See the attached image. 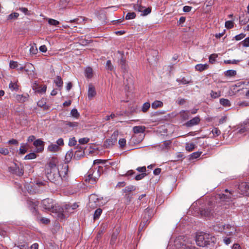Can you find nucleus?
Here are the masks:
<instances>
[{
  "label": "nucleus",
  "instance_id": "obj_59",
  "mask_svg": "<svg viewBox=\"0 0 249 249\" xmlns=\"http://www.w3.org/2000/svg\"><path fill=\"white\" fill-rule=\"evenodd\" d=\"M75 155L79 157L83 156L84 155V150H76L75 152Z\"/></svg>",
  "mask_w": 249,
  "mask_h": 249
},
{
  "label": "nucleus",
  "instance_id": "obj_18",
  "mask_svg": "<svg viewBox=\"0 0 249 249\" xmlns=\"http://www.w3.org/2000/svg\"><path fill=\"white\" fill-rule=\"evenodd\" d=\"M19 14L16 12L12 13L7 16V20L12 21L18 18Z\"/></svg>",
  "mask_w": 249,
  "mask_h": 249
},
{
  "label": "nucleus",
  "instance_id": "obj_63",
  "mask_svg": "<svg viewBox=\"0 0 249 249\" xmlns=\"http://www.w3.org/2000/svg\"><path fill=\"white\" fill-rule=\"evenodd\" d=\"M19 10L21 11L22 12H23V13H24L25 15H30V14L28 13V9L27 8H25V7H20L19 8Z\"/></svg>",
  "mask_w": 249,
  "mask_h": 249
},
{
  "label": "nucleus",
  "instance_id": "obj_43",
  "mask_svg": "<svg viewBox=\"0 0 249 249\" xmlns=\"http://www.w3.org/2000/svg\"><path fill=\"white\" fill-rule=\"evenodd\" d=\"M241 61L240 60H235L233 59L232 60H224V63L225 64H237L238 63H239Z\"/></svg>",
  "mask_w": 249,
  "mask_h": 249
},
{
  "label": "nucleus",
  "instance_id": "obj_21",
  "mask_svg": "<svg viewBox=\"0 0 249 249\" xmlns=\"http://www.w3.org/2000/svg\"><path fill=\"white\" fill-rule=\"evenodd\" d=\"M57 210L56 211H54L53 213H58L57 216L60 219H64L65 218V215L64 214L62 213V209L59 206H57Z\"/></svg>",
  "mask_w": 249,
  "mask_h": 249
},
{
  "label": "nucleus",
  "instance_id": "obj_7",
  "mask_svg": "<svg viewBox=\"0 0 249 249\" xmlns=\"http://www.w3.org/2000/svg\"><path fill=\"white\" fill-rule=\"evenodd\" d=\"M235 231V228L230 225H224L222 228L219 227V232H223L228 236H231Z\"/></svg>",
  "mask_w": 249,
  "mask_h": 249
},
{
  "label": "nucleus",
  "instance_id": "obj_50",
  "mask_svg": "<svg viewBox=\"0 0 249 249\" xmlns=\"http://www.w3.org/2000/svg\"><path fill=\"white\" fill-rule=\"evenodd\" d=\"M89 141V139L88 138H83L79 140V142L81 144H84L88 143Z\"/></svg>",
  "mask_w": 249,
  "mask_h": 249
},
{
  "label": "nucleus",
  "instance_id": "obj_35",
  "mask_svg": "<svg viewBox=\"0 0 249 249\" xmlns=\"http://www.w3.org/2000/svg\"><path fill=\"white\" fill-rule=\"evenodd\" d=\"M189 111L183 110L180 112V114L184 120L188 119L189 118Z\"/></svg>",
  "mask_w": 249,
  "mask_h": 249
},
{
  "label": "nucleus",
  "instance_id": "obj_47",
  "mask_svg": "<svg viewBox=\"0 0 249 249\" xmlns=\"http://www.w3.org/2000/svg\"><path fill=\"white\" fill-rule=\"evenodd\" d=\"M71 115L72 116L76 118H77L79 116V114L77 110L76 109H72L71 110Z\"/></svg>",
  "mask_w": 249,
  "mask_h": 249
},
{
  "label": "nucleus",
  "instance_id": "obj_53",
  "mask_svg": "<svg viewBox=\"0 0 249 249\" xmlns=\"http://www.w3.org/2000/svg\"><path fill=\"white\" fill-rule=\"evenodd\" d=\"M106 68L107 70L110 71H112L113 69V67L112 65L111 62L110 60H107L106 63Z\"/></svg>",
  "mask_w": 249,
  "mask_h": 249
},
{
  "label": "nucleus",
  "instance_id": "obj_25",
  "mask_svg": "<svg viewBox=\"0 0 249 249\" xmlns=\"http://www.w3.org/2000/svg\"><path fill=\"white\" fill-rule=\"evenodd\" d=\"M140 1H141V0H138L137 3L134 5V8L135 10L142 13L144 7L141 5V3L139 2Z\"/></svg>",
  "mask_w": 249,
  "mask_h": 249
},
{
  "label": "nucleus",
  "instance_id": "obj_57",
  "mask_svg": "<svg viewBox=\"0 0 249 249\" xmlns=\"http://www.w3.org/2000/svg\"><path fill=\"white\" fill-rule=\"evenodd\" d=\"M118 143L121 148L124 147L126 144V140L125 139H120Z\"/></svg>",
  "mask_w": 249,
  "mask_h": 249
},
{
  "label": "nucleus",
  "instance_id": "obj_11",
  "mask_svg": "<svg viewBox=\"0 0 249 249\" xmlns=\"http://www.w3.org/2000/svg\"><path fill=\"white\" fill-rule=\"evenodd\" d=\"M200 121V119L199 117L196 116L193 118L190 121L187 122L185 123V125L187 127H192L194 125L198 124Z\"/></svg>",
  "mask_w": 249,
  "mask_h": 249
},
{
  "label": "nucleus",
  "instance_id": "obj_29",
  "mask_svg": "<svg viewBox=\"0 0 249 249\" xmlns=\"http://www.w3.org/2000/svg\"><path fill=\"white\" fill-rule=\"evenodd\" d=\"M236 74V71L235 70H230L225 72V75L228 77L234 76Z\"/></svg>",
  "mask_w": 249,
  "mask_h": 249
},
{
  "label": "nucleus",
  "instance_id": "obj_28",
  "mask_svg": "<svg viewBox=\"0 0 249 249\" xmlns=\"http://www.w3.org/2000/svg\"><path fill=\"white\" fill-rule=\"evenodd\" d=\"M120 65L121 66V68L124 71L127 70V66L126 65V60L123 56H122L120 61Z\"/></svg>",
  "mask_w": 249,
  "mask_h": 249
},
{
  "label": "nucleus",
  "instance_id": "obj_20",
  "mask_svg": "<svg viewBox=\"0 0 249 249\" xmlns=\"http://www.w3.org/2000/svg\"><path fill=\"white\" fill-rule=\"evenodd\" d=\"M73 156V152L72 150L68 151L65 155L66 162H69L71 160Z\"/></svg>",
  "mask_w": 249,
  "mask_h": 249
},
{
  "label": "nucleus",
  "instance_id": "obj_54",
  "mask_svg": "<svg viewBox=\"0 0 249 249\" xmlns=\"http://www.w3.org/2000/svg\"><path fill=\"white\" fill-rule=\"evenodd\" d=\"M243 46L245 47H249V37L246 38L241 42Z\"/></svg>",
  "mask_w": 249,
  "mask_h": 249
},
{
  "label": "nucleus",
  "instance_id": "obj_9",
  "mask_svg": "<svg viewBox=\"0 0 249 249\" xmlns=\"http://www.w3.org/2000/svg\"><path fill=\"white\" fill-rule=\"evenodd\" d=\"M99 205L98 198L95 195H91L89 198V206L93 209Z\"/></svg>",
  "mask_w": 249,
  "mask_h": 249
},
{
  "label": "nucleus",
  "instance_id": "obj_30",
  "mask_svg": "<svg viewBox=\"0 0 249 249\" xmlns=\"http://www.w3.org/2000/svg\"><path fill=\"white\" fill-rule=\"evenodd\" d=\"M92 69L88 67L85 70V76L88 78H91L92 76Z\"/></svg>",
  "mask_w": 249,
  "mask_h": 249
},
{
  "label": "nucleus",
  "instance_id": "obj_10",
  "mask_svg": "<svg viewBox=\"0 0 249 249\" xmlns=\"http://www.w3.org/2000/svg\"><path fill=\"white\" fill-rule=\"evenodd\" d=\"M44 142L40 139H37L34 141V145L36 148L37 152H41L44 149Z\"/></svg>",
  "mask_w": 249,
  "mask_h": 249
},
{
  "label": "nucleus",
  "instance_id": "obj_19",
  "mask_svg": "<svg viewBox=\"0 0 249 249\" xmlns=\"http://www.w3.org/2000/svg\"><path fill=\"white\" fill-rule=\"evenodd\" d=\"M16 99L19 102L23 103L27 100V97L23 95H16Z\"/></svg>",
  "mask_w": 249,
  "mask_h": 249
},
{
  "label": "nucleus",
  "instance_id": "obj_60",
  "mask_svg": "<svg viewBox=\"0 0 249 249\" xmlns=\"http://www.w3.org/2000/svg\"><path fill=\"white\" fill-rule=\"evenodd\" d=\"M66 125L69 126L70 127H76L78 126V124L76 122H67Z\"/></svg>",
  "mask_w": 249,
  "mask_h": 249
},
{
  "label": "nucleus",
  "instance_id": "obj_16",
  "mask_svg": "<svg viewBox=\"0 0 249 249\" xmlns=\"http://www.w3.org/2000/svg\"><path fill=\"white\" fill-rule=\"evenodd\" d=\"M208 66H209L207 64H197L195 66V69L197 71H202L207 70L208 68Z\"/></svg>",
  "mask_w": 249,
  "mask_h": 249
},
{
  "label": "nucleus",
  "instance_id": "obj_46",
  "mask_svg": "<svg viewBox=\"0 0 249 249\" xmlns=\"http://www.w3.org/2000/svg\"><path fill=\"white\" fill-rule=\"evenodd\" d=\"M23 170L22 168H19V167L16 168L15 169V173L18 176H21L23 174Z\"/></svg>",
  "mask_w": 249,
  "mask_h": 249
},
{
  "label": "nucleus",
  "instance_id": "obj_13",
  "mask_svg": "<svg viewBox=\"0 0 249 249\" xmlns=\"http://www.w3.org/2000/svg\"><path fill=\"white\" fill-rule=\"evenodd\" d=\"M213 211L212 209H203L200 211V214L201 215L210 217L213 216Z\"/></svg>",
  "mask_w": 249,
  "mask_h": 249
},
{
  "label": "nucleus",
  "instance_id": "obj_44",
  "mask_svg": "<svg viewBox=\"0 0 249 249\" xmlns=\"http://www.w3.org/2000/svg\"><path fill=\"white\" fill-rule=\"evenodd\" d=\"M151 12V8L148 7L144 10H143L141 14V16H145L150 14Z\"/></svg>",
  "mask_w": 249,
  "mask_h": 249
},
{
  "label": "nucleus",
  "instance_id": "obj_12",
  "mask_svg": "<svg viewBox=\"0 0 249 249\" xmlns=\"http://www.w3.org/2000/svg\"><path fill=\"white\" fill-rule=\"evenodd\" d=\"M96 94L95 89L94 86L89 84L88 89V98L89 100L92 99Z\"/></svg>",
  "mask_w": 249,
  "mask_h": 249
},
{
  "label": "nucleus",
  "instance_id": "obj_48",
  "mask_svg": "<svg viewBox=\"0 0 249 249\" xmlns=\"http://www.w3.org/2000/svg\"><path fill=\"white\" fill-rule=\"evenodd\" d=\"M10 67L11 69H15L18 68V64L16 61H11L9 64Z\"/></svg>",
  "mask_w": 249,
  "mask_h": 249
},
{
  "label": "nucleus",
  "instance_id": "obj_23",
  "mask_svg": "<svg viewBox=\"0 0 249 249\" xmlns=\"http://www.w3.org/2000/svg\"><path fill=\"white\" fill-rule=\"evenodd\" d=\"M35 69L34 66L31 63H27L25 65V71L28 74V72L33 71Z\"/></svg>",
  "mask_w": 249,
  "mask_h": 249
},
{
  "label": "nucleus",
  "instance_id": "obj_38",
  "mask_svg": "<svg viewBox=\"0 0 249 249\" xmlns=\"http://www.w3.org/2000/svg\"><path fill=\"white\" fill-rule=\"evenodd\" d=\"M150 107V104L149 102L145 103L142 107V111L143 112H146Z\"/></svg>",
  "mask_w": 249,
  "mask_h": 249
},
{
  "label": "nucleus",
  "instance_id": "obj_15",
  "mask_svg": "<svg viewBox=\"0 0 249 249\" xmlns=\"http://www.w3.org/2000/svg\"><path fill=\"white\" fill-rule=\"evenodd\" d=\"M60 149V148L55 144H51L48 147V150L51 152H56L58 151Z\"/></svg>",
  "mask_w": 249,
  "mask_h": 249
},
{
  "label": "nucleus",
  "instance_id": "obj_8",
  "mask_svg": "<svg viewBox=\"0 0 249 249\" xmlns=\"http://www.w3.org/2000/svg\"><path fill=\"white\" fill-rule=\"evenodd\" d=\"M238 189L239 194L246 196H249V183H241L238 186Z\"/></svg>",
  "mask_w": 249,
  "mask_h": 249
},
{
  "label": "nucleus",
  "instance_id": "obj_61",
  "mask_svg": "<svg viewBox=\"0 0 249 249\" xmlns=\"http://www.w3.org/2000/svg\"><path fill=\"white\" fill-rule=\"evenodd\" d=\"M171 142L170 141H164L163 144L161 145V147L162 148H168L171 144Z\"/></svg>",
  "mask_w": 249,
  "mask_h": 249
},
{
  "label": "nucleus",
  "instance_id": "obj_34",
  "mask_svg": "<svg viewBox=\"0 0 249 249\" xmlns=\"http://www.w3.org/2000/svg\"><path fill=\"white\" fill-rule=\"evenodd\" d=\"M102 212V210L100 208L97 209L94 212V219H97L99 218V216L101 214Z\"/></svg>",
  "mask_w": 249,
  "mask_h": 249
},
{
  "label": "nucleus",
  "instance_id": "obj_45",
  "mask_svg": "<svg viewBox=\"0 0 249 249\" xmlns=\"http://www.w3.org/2000/svg\"><path fill=\"white\" fill-rule=\"evenodd\" d=\"M177 81L182 84H186L190 83L191 82V80H187L185 78L183 77L181 79H178Z\"/></svg>",
  "mask_w": 249,
  "mask_h": 249
},
{
  "label": "nucleus",
  "instance_id": "obj_39",
  "mask_svg": "<svg viewBox=\"0 0 249 249\" xmlns=\"http://www.w3.org/2000/svg\"><path fill=\"white\" fill-rule=\"evenodd\" d=\"M48 21V23L51 25L56 26L59 24L58 21L52 18H49Z\"/></svg>",
  "mask_w": 249,
  "mask_h": 249
},
{
  "label": "nucleus",
  "instance_id": "obj_41",
  "mask_svg": "<svg viewBox=\"0 0 249 249\" xmlns=\"http://www.w3.org/2000/svg\"><path fill=\"white\" fill-rule=\"evenodd\" d=\"M9 87L12 90H17L18 89V86L17 84L12 82L9 84Z\"/></svg>",
  "mask_w": 249,
  "mask_h": 249
},
{
  "label": "nucleus",
  "instance_id": "obj_22",
  "mask_svg": "<svg viewBox=\"0 0 249 249\" xmlns=\"http://www.w3.org/2000/svg\"><path fill=\"white\" fill-rule=\"evenodd\" d=\"M54 81V83H55L56 85L58 87H59V88L62 87L63 83L62 79L60 76H57Z\"/></svg>",
  "mask_w": 249,
  "mask_h": 249
},
{
  "label": "nucleus",
  "instance_id": "obj_2",
  "mask_svg": "<svg viewBox=\"0 0 249 249\" xmlns=\"http://www.w3.org/2000/svg\"><path fill=\"white\" fill-rule=\"evenodd\" d=\"M215 241L216 238L214 236L202 232L197 233L196 237V244L200 247H204Z\"/></svg>",
  "mask_w": 249,
  "mask_h": 249
},
{
  "label": "nucleus",
  "instance_id": "obj_64",
  "mask_svg": "<svg viewBox=\"0 0 249 249\" xmlns=\"http://www.w3.org/2000/svg\"><path fill=\"white\" fill-rule=\"evenodd\" d=\"M138 171L141 172L142 173H145L146 167L145 166L138 167L136 169Z\"/></svg>",
  "mask_w": 249,
  "mask_h": 249
},
{
  "label": "nucleus",
  "instance_id": "obj_56",
  "mask_svg": "<svg viewBox=\"0 0 249 249\" xmlns=\"http://www.w3.org/2000/svg\"><path fill=\"white\" fill-rule=\"evenodd\" d=\"M146 176V173H141L140 174L137 175L135 177V179L136 180H141V179H142L143 178H144Z\"/></svg>",
  "mask_w": 249,
  "mask_h": 249
},
{
  "label": "nucleus",
  "instance_id": "obj_32",
  "mask_svg": "<svg viewBox=\"0 0 249 249\" xmlns=\"http://www.w3.org/2000/svg\"><path fill=\"white\" fill-rule=\"evenodd\" d=\"M217 54L215 53L212 54L209 56V62L211 64H214L216 62Z\"/></svg>",
  "mask_w": 249,
  "mask_h": 249
},
{
  "label": "nucleus",
  "instance_id": "obj_26",
  "mask_svg": "<svg viewBox=\"0 0 249 249\" xmlns=\"http://www.w3.org/2000/svg\"><path fill=\"white\" fill-rule=\"evenodd\" d=\"M220 103L224 107H230L231 106L230 102L227 99L221 98L220 99Z\"/></svg>",
  "mask_w": 249,
  "mask_h": 249
},
{
  "label": "nucleus",
  "instance_id": "obj_37",
  "mask_svg": "<svg viewBox=\"0 0 249 249\" xmlns=\"http://www.w3.org/2000/svg\"><path fill=\"white\" fill-rule=\"evenodd\" d=\"M136 17V14L134 12L128 13L126 16L125 19L127 20L134 19Z\"/></svg>",
  "mask_w": 249,
  "mask_h": 249
},
{
  "label": "nucleus",
  "instance_id": "obj_42",
  "mask_svg": "<svg viewBox=\"0 0 249 249\" xmlns=\"http://www.w3.org/2000/svg\"><path fill=\"white\" fill-rule=\"evenodd\" d=\"M225 27L227 29H231L234 26V22L232 21L229 20L225 22Z\"/></svg>",
  "mask_w": 249,
  "mask_h": 249
},
{
  "label": "nucleus",
  "instance_id": "obj_5",
  "mask_svg": "<svg viewBox=\"0 0 249 249\" xmlns=\"http://www.w3.org/2000/svg\"><path fill=\"white\" fill-rule=\"evenodd\" d=\"M43 208L48 211L53 213L57 210V206L54 204L53 199L50 198L45 199L42 201Z\"/></svg>",
  "mask_w": 249,
  "mask_h": 249
},
{
  "label": "nucleus",
  "instance_id": "obj_24",
  "mask_svg": "<svg viewBox=\"0 0 249 249\" xmlns=\"http://www.w3.org/2000/svg\"><path fill=\"white\" fill-rule=\"evenodd\" d=\"M162 106V102L158 100L154 101L151 105L152 107L154 109L161 107Z\"/></svg>",
  "mask_w": 249,
  "mask_h": 249
},
{
  "label": "nucleus",
  "instance_id": "obj_17",
  "mask_svg": "<svg viewBox=\"0 0 249 249\" xmlns=\"http://www.w3.org/2000/svg\"><path fill=\"white\" fill-rule=\"evenodd\" d=\"M145 127L144 126H135L133 127V130L135 133H143Z\"/></svg>",
  "mask_w": 249,
  "mask_h": 249
},
{
  "label": "nucleus",
  "instance_id": "obj_6",
  "mask_svg": "<svg viewBox=\"0 0 249 249\" xmlns=\"http://www.w3.org/2000/svg\"><path fill=\"white\" fill-rule=\"evenodd\" d=\"M118 136V132L117 131H114L111 137L105 141L104 146L106 148H109L114 145L117 142Z\"/></svg>",
  "mask_w": 249,
  "mask_h": 249
},
{
  "label": "nucleus",
  "instance_id": "obj_58",
  "mask_svg": "<svg viewBox=\"0 0 249 249\" xmlns=\"http://www.w3.org/2000/svg\"><path fill=\"white\" fill-rule=\"evenodd\" d=\"M245 36H246L245 34H244L243 33H241L239 35L235 36L234 37V38L237 41L240 40L242 39H243V38H244L245 37Z\"/></svg>",
  "mask_w": 249,
  "mask_h": 249
},
{
  "label": "nucleus",
  "instance_id": "obj_40",
  "mask_svg": "<svg viewBox=\"0 0 249 249\" xmlns=\"http://www.w3.org/2000/svg\"><path fill=\"white\" fill-rule=\"evenodd\" d=\"M249 21V16H247L244 19L240 18L239 22L241 25H245Z\"/></svg>",
  "mask_w": 249,
  "mask_h": 249
},
{
  "label": "nucleus",
  "instance_id": "obj_33",
  "mask_svg": "<svg viewBox=\"0 0 249 249\" xmlns=\"http://www.w3.org/2000/svg\"><path fill=\"white\" fill-rule=\"evenodd\" d=\"M27 151V148L26 144H22L19 148V154H24Z\"/></svg>",
  "mask_w": 249,
  "mask_h": 249
},
{
  "label": "nucleus",
  "instance_id": "obj_51",
  "mask_svg": "<svg viewBox=\"0 0 249 249\" xmlns=\"http://www.w3.org/2000/svg\"><path fill=\"white\" fill-rule=\"evenodd\" d=\"M201 153H202V152H194L191 155V158L192 159H196L200 156Z\"/></svg>",
  "mask_w": 249,
  "mask_h": 249
},
{
  "label": "nucleus",
  "instance_id": "obj_14",
  "mask_svg": "<svg viewBox=\"0 0 249 249\" xmlns=\"http://www.w3.org/2000/svg\"><path fill=\"white\" fill-rule=\"evenodd\" d=\"M33 89L36 92L38 93L45 92L47 89V86L46 85H44L42 87L38 84H35V85L33 86Z\"/></svg>",
  "mask_w": 249,
  "mask_h": 249
},
{
  "label": "nucleus",
  "instance_id": "obj_62",
  "mask_svg": "<svg viewBox=\"0 0 249 249\" xmlns=\"http://www.w3.org/2000/svg\"><path fill=\"white\" fill-rule=\"evenodd\" d=\"M17 247L19 249H29L28 245L27 244H19L17 246Z\"/></svg>",
  "mask_w": 249,
  "mask_h": 249
},
{
  "label": "nucleus",
  "instance_id": "obj_27",
  "mask_svg": "<svg viewBox=\"0 0 249 249\" xmlns=\"http://www.w3.org/2000/svg\"><path fill=\"white\" fill-rule=\"evenodd\" d=\"M195 147V145L193 143L188 142L186 143L185 149L189 152L193 151Z\"/></svg>",
  "mask_w": 249,
  "mask_h": 249
},
{
  "label": "nucleus",
  "instance_id": "obj_55",
  "mask_svg": "<svg viewBox=\"0 0 249 249\" xmlns=\"http://www.w3.org/2000/svg\"><path fill=\"white\" fill-rule=\"evenodd\" d=\"M0 153L4 155H7L9 153V150L6 148L1 147L0 148Z\"/></svg>",
  "mask_w": 249,
  "mask_h": 249
},
{
  "label": "nucleus",
  "instance_id": "obj_3",
  "mask_svg": "<svg viewBox=\"0 0 249 249\" xmlns=\"http://www.w3.org/2000/svg\"><path fill=\"white\" fill-rule=\"evenodd\" d=\"M238 197L236 192L233 191H229L228 189L225 190V194L221 195H219V203L221 205H229L230 203L234 199Z\"/></svg>",
  "mask_w": 249,
  "mask_h": 249
},
{
  "label": "nucleus",
  "instance_id": "obj_4",
  "mask_svg": "<svg viewBox=\"0 0 249 249\" xmlns=\"http://www.w3.org/2000/svg\"><path fill=\"white\" fill-rule=\"evenodd\" d=\"M105 169V166H99L97 169H90L88 173L86 181H88L91 184H95L103 173Z\"/></svg>",
  "mask_w": 249,
  "mask_h": 249
},
{
  "label": "nucleus",
  "instance_id": "obj_1",
  "mask_svg": "<svg viewBox=\"0 0 249 249\" xmlns=\"http://www.w3.org/2000/svg\"><path fill=\"white\" fill-rule=\"evenodd\" d=\"M68 172V165L59 163L58 159L51 158L46 167V174L48 179L55 184L59 183Z\"/></svg>",
  "mask_w": 249,
  "mask_h": 249
},
{
  "label": "nucleus",
  "instance_id": "obj_36",
  "mask_svg": "<svg viewBox=\"0 0 249 249\" xmlns=\"http://www.w3.org/2000/svg\"><path fill=\"white\" fill-rule=\"evenodd\" d=\"M36 157V155L34 153H30L27 155H26L25 157V160H32L34 159Z\"/></svg>",
  "mask_w": 249,
  "mask_h": 249
},
{
  "label": "nucleus",
  "instance_id": "obj_31",
  "mask_svg": "<svg viewBox=\"0 0 249 249\" xmlns=\"http://www.w3.org/2000/svg\"><path fill=\"white\" fill-rule=\"evenodd\" d=\"M29 51L30 54L32 55L36 54L38 51L37 47L36 46V44L32 45L30 47Z\"/></svg>",
  "mask_w": 249,
  "mask_h": 249
},
{
  "label": "nucleus",
  "instance_id": "obj_52",
  "mask_svg": "<svg viewBox=\"0 0 249 249\" xmlns=\"http://www.w3.org/2000/svg\"><path fill=\"white\" fill-rule=\"evenodd\" d=\"M77 141L74 137L71 138L69 142V145L71 146H74L76 144Z\"/></svg>",
  "mask_w": 249,
  "mask_h": 249
},
{
  "label": "nucleus",
  "instance_id": "obj_49",
  "mask_svg": "<svg viewBox=\"0 0 249 249\" xmlns=\"http://www.w3.org/2000/svg\"><path fill=\"white\" fill-rule=\"evenodd\" d=\"M136 189V188L134 186H129L127 187H126L125 189H124V192H130L133 191H135Z\"/></svg>",
  "mask_w": 249,
  "mask_h": 249
}]
</instances>
